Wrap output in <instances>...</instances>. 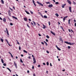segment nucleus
Wrapping results in <instances>:
<instances>
[{"label":"nucleus","instance_id":"obj_53","mask_svg":"<svg viewBox=\"0 0 76 76\" xmlns=\"http://www.w3.org/2000/svg\"><path fill=\"white\" fill-rule=\"evenodd\" d=\"M53 1V2H54V3H55L56 2V1H55V0H52Z\"/></svg>","mask_w":76,"mask_h":76},{"label":"nucleus","instance_id":"obj_47","mask_svg":"<svg viewBox=\"0 0 76 76\" xmlns=\"http://www.w3.org/2000/svg\"><path fill=\"white\" fill-rule=\"evenodd\" d=\"M32 1H33V3H35V1H34V0H32Z\"/></svg>","mask_w":76,"mask_h":76},{"label":"nucleus","instance_id":"obj_19","mask_svg":"<svg viewBox=\"0 0 76 76\" xmlns=\"http://www.w3.org/2000/svg\"><path fill=\"white\" fill-rule=\"evenodd\" d=\"M25 12H26V13L27 14H28V15H29L30 13L29 12H28L27 11H25Z\"/></svg>","mask_w":76,"mask_h":76},{"label":"nucleus","instance_id":"obj_28","mask_svg":"<svg viewBox=\"0 0 76 76\" xmlns=\"http://www.w3.org/2000/svg\"><path fill=\"white\" fill-rule=\"evenodd\" d=\"M1 1L3 4H4V1H3V0H1Z\"/></svg>","mask_w":76,"mask_h":76},{"label":"nucleus","instance_id":"obj_4","mask_svg":"<svg viewBox=\"0 0 76 76\" xmlns=\"http://www.w3.org/2000/svg\"><path fill=\"white\" fill-rule=\"evenodd\" d=\"M67 17H68V16H66L63 19V20L64 22H65V20H66V18H67Z\"/></svg>","mask_w":76,"mask_h":76},{"label":"nucleus","instance_id":"obj_21","mask_svg":"<svg viewBox=\"0 0 76 76\" xmlns=\"http://www.w3.org/2000/svg\"><path fill=\"white\" fill-rule=\"evenodd\" d=\"M43 18L46 19V18H47V16H46V15H44V16Z\"/></svg>","mask_w":76,"mask_h":76},{"label":"nucleus","instance_id":"obj_15","mask_svg":"<svg viewBox=\"0 0 76 76\" xmlns=\"http://www.w3.org/2000/svg\"><path fill=\"white\" fill-rule=\"evenodd\" d=\"M3 21L4 22H6V19L5 18H4L3 19Z\"/></svg>","mask_w":76,"mask_h":76},{"label":"nucleus","instance_id":"obj_36","mask_svg":"<svg viewBox=\"0 0 76 76\" xmlns=\"http://www.w3.org/2000/svg\"><path fill=\"white\" fill-rule=\"evenodd\" d=\"M32 69H34V66H32Z\"/></svg>","mask_w":76,"mask_h":76},{"label":"nucleus","instance_id":"obj_50","mask_svg":"<svg viewBox=\"0 0 76 76\" xmlns=\"http://www.w3.org/2000/svg\"><path fill=\"white\" fill-rule=\"evenodd\" d=\"M0 20H3V19L0 17Z\"/></svg>","mask_w":76,"mask_h":76},{"label":"nucleus","instance_id":"obj_49","mask_svg":"<svg viewBox=\"0 0 76 76\" xmlns=\"http://www.w3.org/2000/svg\"><path fill=\"white\" fill-rule=\"evenodd\" d=\"M73 4H76V3H75V2L73 1Z\"/></svg>","mask_w":76,"mask_h":76},{"label":"nucleus","instance_id":"obj_46","mask_svg":"<svg viewBox=\"0 0 76 76\" xmlns=\"http://www.w3.org/2000/svg\"><path fill=\"white\" fill-rule=\"evenodd\" d=\"M11 57H12V58H13V55H12V54H11Z\"/></svg>","mask_w":76,"mask_h":76},{"label":"nucleus","instance_id":"obj_1","mask_svg":"<svg viewBox=\"0 0 76 76\" xmlns=\"http://www.w3.org/2000/svg\"><path fill=\"white\" fill-rule=\"evenodd\" d=\"M64 43H66V44H68V45H74L75 44L74 43H71L70 42H64Z\"/></svg>","mask_w":76,"mask_h":76},{"label":"nucleus","instance_id":"obj_56","mask_svg":"<svg viewBox=\"0 0 76 76\" xmlns=\"http://www.w3.org/2000/svg\"><path fill=\"white\" fill-rule=\"evenodd\" d=\"M43 65H45V63H43Z\"/></svg>","mask_w":76,"mask_h":76},{"label":"nucleus","instance_id":"obj_52","mask_svg":"<svg viewBox=\"0 0 76 76\" xmlns=\"http://www.w3.org/2000/svg\"><path fill=\"white\" fill-rule=\"evenodd\" d=\"M38 35L39 37H41V34H38Z\"/></svg>","mask_w":76,"mask_h":76},{"label":"nucleus","instance_id":"obj_10","mask_svg":"<svg viewBox=\"0 0 76 76\" xmlns=\"http://www.w3.org/2000/svg\"><path fill=\"white\" fill-rule=\"evenodd\" d=\"M56 47L58 49V50H59V51H60L61 50V49H60V48H58V46H57V45H56Z\"/></svg>","mask_w":76,"mask_h":76},{"label":"nucleus","instance_id":"obj_37","mask_svg":"<svg viewBox=\"0 0 76 76\" xmlns=\"http://www.w3.org/2000/svg\"><path fill=\"white\" fill-rule=\"evenodd\" d=\"M68 48H69V49H70V48H71L69 46H68Z\"/></svg>","mask_w":76,"mask_h":76},{"label":"nucleus","instance_id":"obj_60","mask_svg":"<svg viewBox=\"0 0 76 76\" xmlns=\"http://www.w3.org/2000/svg\"><path fill=\"white\" fill-rule=\"evenodd\" d=\"M27 73H29V71L27 70Z\"/></svg>","mask_w":76,"mask_h":76},{"label":"nucleus","instance_id":"obj_25","mask_svg":"<svg viewBox=\"0 0 76 76\" xmlns=\"http://www.w3.org/2000/svg\"><path fill=\"white\" fill-rule=\"evenodd\" d=\"M1 41V42H3V41H4V40H3V39H0Z\"/></svg>","mask_w":76,"mask_h":76},{"label":"nucleus","instance_id":"obj_8","mask_svg":"<svg viewBox=\"0 0 76 76\" xmlns=\"http://www.w3.org/2000/svg\"><path fill=\"white\" fill-rule=\"evenodd\" d=\"M69 10L71 13H72V8H71V7H69Z\"/></svg>","mask_w":76,"mask_h":76},{"label":"nucleus","instance_id":"obj_29","mask_svg":"<svg viewBox=\"0 0 76 76\" xmlns=\"http://www.w3.org/2000/svg\"><path fill=\"white\" fill-rule=\"evenodd\" d=\"M46 37H47V38H48V39L49 38H50V37H49V36H48V35L46 36Z\"/></svg>","mask_w":76,"mask_h":76},{"label":"nucleus","instance_id":"obj_30","mask_svg":"<svg viewBox=\"0 0 76 76\" xmlns=\"http://www.w3.org/2000/svg\"><path fill=\"white\" fill-rule=\"evenodd\" d=\"M46 64L47 66H48V65H49V63H48V62H47Z\"/></svg>","mask_w":76,"mask_h":76},{"label":"nucleus","instance_id":"obj_42","mask_svg":"<svg viewBox=\"0 0 76 76\" xmlns=\"http://www.w3.org/2000/svg\"><path fill=\"white\" fill-rule=\"evenodd\" d=\"M10 25L12 26V25H13V23H10Z\"/></svg>","mask_w":76,"mask_h":76},{"label":"nucleus","instance_id":"obj_12","mask_svg":"<svg viewBox=\"0 0 76 76\" xmlns=\"http://www.w3.org/2000/svg\"><path fill=\"white\" fill-rule=\"evenodd\" d=\"M50 32H51V34H52L53 35H54V36H55L56 35V34H55V33H53V32L52 31H50Z\"/></svg>","mask_w":76,"mask_h":76},{"label":"nucleus","instance_id":"obj_13","mask_svg":"<svg viewBox=\"0 0 76 76\" xmlns=\"http://www.w3.org/2000/svg\"><path fill=\"white\" fill-rule=\"evenodd\" d=\"M43 27H42L43 29H45L47 28L46 26H45L44 24H43Z\"/></svg>","mask_w":76,"mask_h":76},{"label":"nucleus","instance_id":"obj_51","mask_svg":"<svg viewBox=\"0 0 76 76\" xmlns=\"http://www.w3.org/2000/svg\"><path fill=\"white\" fill-rule=\"evenodd\" d=\"M6 31L7 32H8V30H7V28H6Z\"/></svg>","mask_w":76,"mask_h":76},{"label":"nucleus","instance_id":"obj_41","mask_svg":"<svg viewBox=\"0 0 76 76\" xmlns=\"http://www.w3.org/2000/svg\"><path fill=\"white\" fill-rule=\"evenodd\" d=\"M46 42H48V39H46Z\"/></svg>","mask_w":76,"mask_h":76},{"label":"nucleus","instance_id":"obj_45","mask_svg":"<svg viewBox=\"0 0 76 76\" xmlns=\"http://www.w3.org/2000/svg\"><path fill=\"white\" fill-rule=\"evenodd\" d=\"M46 52L47 53H48V54H49V52L48 51V50H47Z\"/></svg>","mask_w":76,"mask_h":76},{"label":"nucleus","instance_id":"obj_35","mask_svg":"<svg viewBox=\"0 0 76 76\" xmlns=\"http://www.w3.org/2000/svg\"><path fill=\"white\" fill-rule=\"evenodd\" d=\"M39 15H40L41 16V15H42V14H41V13L40 12H39Z\"/></svg>","mask_w":76,"mask_h":76},{"label":"nucleus","instance_id":"obj_58","mask_svg":"<svg viewBox=\"0 0 76 76\" xmlns=\"http://www.w3.org/2000/svg\"><path fill=\"white\" fill-rule=\"evenodd\" d=\"M21 57H23V54H21Z\"/></svg>","mask_w":76,"mask_h":76},{"label":"nucleus","instance_id":"obj_63","mask_svg":"<svg viewBox=\"0 0 76 76\" xmlns=\"http://www.w3.org/2000/svg\"><path fill=\"white\" fill-rule=\"evenodd\" d=\"M17 44H18V45L19 44V42H18Z\"/></svg>","mask_w":76,"mask_h":76},{"label":"nucleus","instance_id":"obj_62","mask_svg":"<svg viewBox=\"0 0 76 76\" xmlns=\"http://www.w3.org/2000/svg\"><path fill=\"white\" fill-rule=\"evenodd\" d=\"M45 13H47V11H45Z\"/></svg>","mask_w":76,"mask_h":76},{"label":"nucleus","instance_id":"obj_44","mask_svg":"<svg viewBox=\"0 0 76 76\" xmlns=\"http://www.w3.org/2000/svg\"><path fill=\"white\" fill-rule=\"evenodd\" d=\"M19 50H21V47L20 46L19 47Z\"/></svg>","mask_w":76,"mask_h":76},{"label":"nucleus","instance_id":"obj_61","mask_svg":"<svg viewBox=\"0 0 76 76\" xmlns=\"http://www.w3.org/2000/svg\"><path fill=\"white\" fill-rule=\"evenodd\" d=\"M45 44L47 46H48V45L47 44V42Z\"/></svg>","mask_w":76,"mask_h":76},{"label":"nucleus","instance_id":"obj_18","mask_svg":"<svg viewBox=\"0 0 76 76\" xmlns=\"http://www.w3.org/2000/svg\"><path fill=\"white\" fill-rule=\"evenodd\" d=\"M55 15L57 17H58L59 15H58V14L57 13H56L55 14Z\"/></svg>","mask_w":76,"mask_h":76},{"label":"nucleus","instance_id":"obj_40","mask_svg":"<svg viewBox=\"0 0 76 76\" xmlns=\"http://www.w3.org/2000/svg\"><path fill=\"white\" fill-rule=\"evenodd\" d=\"M30 12H31V14H33L34 13L32 11H30Z\"/></svg>","mask_w":76,"mask_h":76},{"label":"nucleus","instance_id":"obj_3","mask_svg":"<svg viewBox=\"0 0 76 76\" xmlns=\"http://www.w3.org/2000/svg\"><path fill=\"white\" fill-rule=\"evenodd\" d=\"M14 64L15 67H16V69H17V68H18V66H17V64L16 63H15V62H14Z\"/></svg>","mask_w":76,"mask_h":76},{"label":"nucleus","instance_id":"obj_26","mask_svg":"<svg viewBox=\"0 0 76 76\" xmlns=\"http://www.w3.org/2000/svg\"><path fill=\"white\" fill-rule=\"evenodd\" d=\"M20 62H21V63H23V61H22V60L21 58L20 59Z\"/></svg>","mask_w":76,"mask_h":76},{"label":"nucleus","instance_id":"obj_48","mask_svg":"<svg viewBox=\"0 0 76 76\" xmlns=\"http://www.w3.org/2000/svg\"><path fill=\"white\" fill-rule=\"evenodd\" d=\"M41 43L42 44H43V45H44V42H41Z\"/></svg>","mask_w":76,"mask_h":76},{"label":"nucleus","instance_id":"obj_64","mask_svg":"<svg viewBox=\"0 0 76 76\" xmlns=\"http://www.w3.org/2000/svg\"><path fill=\"white\" fill-rule=\"evenodd\" d=\"M75 26L76 27V23H75Z\"/></svg>","mask_w":76,"mask_h":76},{"label":"nucleus","instance_id":"obj_14","mask_svg":"<svg viewBox=\"0 0 76 76\" xmlns=\"http://www.w3.org/2000/svg\"><path fill=\"white\" fill-rule=\"evenodd\" d=\"M8 15L10 16L11 15H10V11H8Z\"/></svg>","mask_w":76,"mask_h":76},{"label":"nucleus","instance_id":"obj_5","mask_svg":"<svg viewBox=\"0 0 76 76\" xmlns=\"http://www.w3.org/2000/svg\"><path fill=\"white\" fill-rule=\"evenodd\" d=\"M33 61H34L33 63H34V64H35V63H36V60L35 59V58L34 57L33 58Z\"/></svg>","mask_w":76,"mask_h":76},{"label":"nucleus","instance_id":"obj_7","mask_svg":"<svg viewBox=\"0 0 76 76\" xmlns=\"http://www.w3.org/2000/svg\"><path fill=\"white\" fill-rule=\"evenodd\" d=\"M66 4H62L61 5L62 8H64V7L65 6H66Z\"/></svg>","mask_w":76,"mask_h":76},{"label":"nucleus","instance_id":"obj_11","mask_svg":"<svg viewBox=\"0 0 76 76\" xmlns=\"http://www.w3.org/2000/svg\"><path fill=\"white\" fill-rule=\"evenodd\" d=\"M5 40H6V42H7L8 44L9 45V46H11V45H10V44H9V42H8V41H7V40L6 39H5Z\"/></svg>","mask_w":76,"mask_h":76},{"label":"nucleus","instance_id":"obj_59","mask_svg":"<svg viewBox=\"0 0 76 76\" xmlns=\"http://www.w3.org/2000/svg\"><path fill=\"white\" fill-rule=\"evenodd\" d=\"M50 65L51 66H52V64H51V63H50Z\"/></svg>","mask_w":76,"mask_h":76},{"label":"nucleus","instance_id":"obj_24","mask_svg":"<svg viewBox=\"0 0 76 76\" xmlns=\"http://www.w3.org/2000/svg\"><path fill=\"white\" fill-rule=\"evenodd\" d=\"M7 69L10 72H11V70L9 68H7Z\"/></svg>","mask_w":76,"mask_h":76},{"label":"nucleus","instance_id":"obj_38","mask_svg":"<svg viewBox=\"0 0 76 76\" xmlns=\"http://www.w3.org/2000/svg\"><path fill=\"white\" fill-rule=\"evenodd\" d=\"M60 28L61 29H63V27L62 26H60Z\"/></svg>","mask_w":76,"mask_h":76},{"label":"nucleus","instance_id":"obj_31","mask_svg":"<svg viewBox=\"0 0 76 76\" xmlns=\"http://www.w3.org/2000/svg\"><path fill=\"white\" fill-rule=\"evenodd\" d=\"M46 4H50V2H46Z\"/></svg>","mask_w":76,"mask_h":76},{"label":"nucleus","instance_id":"obj_23","mask_svg":"<svg viewBox=\"0 0 76 76\" xmlns=\"http://www.w3.org/2000/svg\"><path fill=\"white\" fill-rule=\"evenodd\" d=\"M60 41H61L62 42H63V39H62L61 38H60Z\"/></svg>","mask_w":76,"mask_h":76},{"label":"nucleus","instance_id":"obj_20","mask_svg":"<svg viewBox=\"0 0 76 76\" xmlns=\"http://www.w3.org/2000/svg\"><path fill=\"white\" fill-rule=\"evenodd\" d=\"M1 61L2 63H3V64L4 63V61H3V59H1Z\"/></svg>","mask_w":76,"mask_h":76},{"label":"nucleus","instance_id":"obj_27","mask_svg":"<svg viewBox=\"0 0 76 76\" xmlns=\"http://www.w3.org/2000/svg\"><path fill=\"white\" fill-rule=\"evenodd\" d=\"M55 4H59V3L58 2H57L55 3Z\"/></svg>","mask_w":76,"mask_h":76},{"label":"nucleus","instance_id":"obj_57","mask_svg":"<svg viewBox=\"0 0 76 76\" xmlns=\"http://www.w3.org/2000/svg\"><path fill=\"white\" fill-rule=\"evenodd\" d=\"M34 4L35 6H36V4H35V3H34Z\"/></svg>","mask_w":76,"mask_h":76},{"label":"nucleus","instance_id":"obj_54","mask_svg":"<svg viewBox=\"0 0 76 76\" xmlns=\"http://www.w3.org/2000/svg\"><path fill=\"white\" fill-rule=\"evenodd\" d=\"M31 24L32 25H33V26H34V25H33V23H32V22H31Z\"/></svg>","mask_w":76,"mask_h":76},{"label":"nucleus","instance_id":"obj_2","mask_svg":"<svg viewBox=\"0 0 76 76\" xmlns=\"http://www.w3.org/2000/svg\"><path fill=\"white\" fill-rule=\"evenodd\" d=\"M37 3L38 4H40L41 5V6H43V4H41V3L39 2V1H37Z\"/></svg>","mask_w":76,"mask_h":76},{"label":"nucleus","instance_id":"obj_9","mask_svg":"<svg viewBox=\"0 0 76 76\" xmlns=\"http://www.w3.org/2000/svg\"><path fill=\"white\" fill-rule=\"evenodd\" d=\"M67 1L68 2L69 4H72V3L70 1V0H67Z\"/></svg>","mask_w":76,"mask_h":76},{"label":"nucleus","instance_id":"obj_33","mask_svg":"<svg viewBox=\"0 0 76 76\" xmlns=\"http://www.w3.org/2000/svg\"><path fill=\"white\" fill-rule=\"evenodd\" d=\"M3 65L4 66H6V64L4 63L3 64Z\"/></svg>","mask_w":76,"mask_h":76},{"label":"nucleus","instance_id":"obj_55","mask_svg":"<svg viewBox=\"0 0 76 76\" xmlns=\"http://www.w3.org/2000/svg\"><path fill=\"white\" fill-rule=\"evenodd\" d=\"M27 26H28V28H30V27H29V25H27Z\"/></svg>","mask_w":76,"mask_h":76},{"label":"nucleus","instance_id":"obj_34","mask_svg":"<svg viewBox=\"0 0 76 76\" xmlns=\"http://www.w3.org/2000/svg\"><path fill=\"white\" fill-rule=\"evenodd\" d=\"M7 35H8V36L9 35V32L8 31H7Z\"/></svg>","mask_w":76,"mask_h":76},{"label":"nucleus","instance_id":"obj_22","mask_svg":"<svg viewBox=\"0 0 76 76\" xmlns=\"http://www.w3.org/2000/svg\"><path fill=\"white\" fill-rule=\"evenodd\" d=\"M23 51H24V53H28L27 51L25 50H24Z\"/></svg>","mask_w":76,"mask_h":76},{"label":"nucleus","instance_id":"obj_17","mask_svg":"<svg viewBox=\"0 0 76 76\" xmlns=\"http://www.w3.org/2000/svg\"><path fill=\"white\" fill-rule=\"evenodd\" d=\"M24 19L25 21H27V18H24Z\"/></svg>","mask_w":76,"mask_h":76},{"label":"nucleus","instance_id":"obj_6","mask_svg":"<svg viewBox=\"0 0 76 76\" xmlns=\"http://www.w3.org/2000/svg\"><path fill=\"white\" fill-rule=\"evenodd\" d=\"M53 6V4H49L48 5V7H50V8H51V7H52Z\"/></svg>","mask_w":76,"mask_h":76},{"label":"nucleus","instance_id":"obj_43","mask_svg":"<svg viewBox=\"0 0 76 76\" xmlns=\"http://www.w3.org/2000/svg\"><path fill=\"white\" fill-rule=\"evenodd\" d=\"M38 67H41V66L40 65H39L38 66Z\"/></svg>","mask_w":76,"mask_h":76},{"label":"nucleus","instance_id":"obj_39","mask_svg":"<svg viewBox=\"0 0 76 76\" xmlns=\"http://www.w3.org/2000/svg\"><path fill=\"white\" fill-rule=\"evenodd\" d=\"M48 23H49V26H50V22L49 21Z\"/></svg>","mask_w":76,"mask_h":76},{"label":"nucleus","instance_id":"obj_16","mask_svg":"<svg viewBox=\"0 0 76 76\" xmlns=\"http://www.w3.org/2000/svg\"><path fill=\"white\" fill-rule=\"evenodd\" d=\"M12 18L14 19H16V20H18V18H17L16 17H15L14 16H12Z\"/></svg>","mask_w":76,"mask_h":76},{"label":"nucleus","instance_id":"obj_32","mask_svg":"<svg viewBox=\"0 0 76 76\" xmlns=\"http://www.w3.org/2000/svg\"><path fill=\"white\" fill-rule=\"evenodd\" d=\"M33 22L34 23V25H36V23H35V22L34 21H33Z\"/></svg>","mask_w":76,"mask_h":76}]
</instances>
